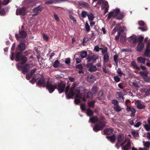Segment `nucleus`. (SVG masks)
Returning a JSON list of instances; mask_svg holds the SVG:
<instances>
[{
	"mask_svg": "<svg viewBox=\"0 0 150 150\" xmlns=\"http://www.w3.org/2000/svg\"><path fill=\"white\" fill-rule=\"evenodd\" d=\"M36 84L38 86L44 87L46 86V83L45 80V78L43 77L41 78L37 82Z\"/></svg>",
	"mask_w": 150,
	"mask_h": 150,
	"instance_id": "10",
	"label": "nucleus"
},
{
	"mask_svg": "<svg viewBox=\"0 0 150 150\" xmlns=\"http://www.w3.org/2000/svg\"><path fill=\"white\" fill-rule=\"evenodd\" d=\"M59 62L58 60H55L53 65V67L54 68H57L59 66Z\"/></svg>",
	"mask_w": 150,
	"mask_h": 150,
	"instance_id": "43",
	"label": "nucleus"
},
{
	"mask_svg": "<svg viewBox=\"0 0 150 150\" xmlns=\"http://www.w3.org/2000/svg\"><path fill=\"white\" fill-rule=\"evenodd\" d=\"M27 35V33L25 31L22 30L19 32V34H16L15 37L17 40H19L20 39H23L25 38Z\"/></svg>",
	"mask_w": 150,
	"mask_h": 150,
	"instance_id": "8",
	"label": "nucleus"
},
{
	"mask_svg": "<svg viewBox=\"0 0 150 150\" xmlns=\"http://www.w3.org/2000/svg\"><path fill=\"white\" fill-rule=\"evenodd\" d=\"M127 144L124 146L122 148V150H128L130 149L131 143L129 140H127Z\"/></svg>",
	"mask_w": 150,
	"mask_h": 150,
	"instance_id": "20",
	"label": "nucleus"
},
{
	"mask_svg": "<svg viewBox=\"0 0 150 150\" xmlns=\"http://www.w3.org/2000/svg\"><path fill=\"white\" fill-rule=\"evenodd\" d=\"M14 53L12 52H11V55H10L11 59L12 60H14Z\"/></svg>",
	"mask_w": 150,
	"mask_h": 150,
	"instance_id": "58",
	"label": "nucleus"
},
{
	"mask_svg": "<svg viewBox=\"0 0 150 150\" xmlns=\"http://www.w3.org/2000/svg\"><path fill=\"white\" fill-rule=\"evenodd\" d=\"M148 72L147 71H141L139 72V74L143 78L146 76L148 75Z\"/></svg>",
	"mask_w": 150,
	"mask_h": 150,
	"instance_id": "29",
	"label": "nucleus"
},
{
	"mask_svg": "<svg viewBox=\"0 0 150 150\" xmlns=\"http://www.w3.org/2000/svg\"><path fill=\"white\" fill-rule=\"evenodd\" d=\"M118 56L117 54L115 55L114 56V60L115 62V65L117 66Z\"/></svg>",
	"mask_w": 150,
	"mask_h": 150,
	"instance_id": "39",
	"label": "nucleus"
},
{
	"mask_svg": "<svg viewBox=\"0 0 150 150\" xmlns=\"http://www.w3.org/2000/svg\"><path fill=\"white\" fill-rule=\"evenodd\" d=\"M65 86V83H59L57 85L56 89L58 90L59 93H62L64 91Z\"/></svg>",
	"mask_w": 150,
	"mask_h": 150,
	"instance_id": "11",
	"label": "nucleus"
},
{
	"mask_svg": "<svg viewBox=\"0 0 150 150\" xmlns=\"http://www.w3.org/2000/svg\"><path fill=\"white\" fill-rule=\"evenodd\" d=\"M116 98L120 100V102H124V98L121 92H117L116 94Z\"/></svg>",
	"mask_w": 150,
	"mask_h": 150,
	"instance_id": "18",
	"label": "nucleus"
},
{
	"mask_svg": "<svg viewBox=\"0 0 150 150\" xmlns=\"http://www.w3.org/2000/svg\"><path fill=\"white\" fill-rule=\"evenodd\" d=\"M103 92L102 91H100L98 93V96H100L99 97H98L99 100L102 99L103 98Z\"/></svg>",
	"mask_w": 150,
	"mask_h": 150,
	"instance_id": "44",
	"label": "nucleus"
},
{
	"mask_svg": "<svg viewBox=\"0 0 150 150\" xmlns=\"http://www.w3.org/2000/svg\"><path fill=\"white\" fill-rule=\"evenodd\" d=\"M22 52H17L15 55V60L16 61H20V59L22 56Z\"/></svg>",
	"mask_w": 150,
	"mask_h": 150,
	"instance_id": "24",
	"label": "nucleus"
},
{
	"mask_svg": "<svg viewBox=\"0 0 150 150\" xmlns=\"http://www.w3.org/2000/svg\"><path fill=\"white\" fill-rule=\"evenodd\" d=\"M144 47V44L142 42H139L138 45L137 47V51H142Z\"/></svg>",
	"mask_w": 150,
	"mask_h": 150,
	"instance_id": "19",
	"label": "nucleus"
},
{
	"mask_svg": "<svg viewBox=\"0 0 150 150\" xmlns=\"http://www.w3.org/2000/svg\"><path fill=\"white\" fill-rule=\"evenodd\" d=\"M101 58H100V59L98 60V63L96 64V65L97 67H99L101 66Z\"/></svg>",
	"mask_w": 150,
	"mask_h": 150,
	"instance_id": "60",
	"label": "nucleus"
},
{
	"mask_svg": "<svg viewBox=\"0 0 150 150\" xmlns=\"http://www.w3.org/2000/svg\"><path fill=\"white\" fill-rule=\"evenodd\" d=\"M97 89V88L96 86H93L92 89V91L93 93H95Z\"/></svg>",
	"mask_w": 150,
	"mask_h": 150,
	"instance_id": "62",
	"label": "nucleus"
},
{
	"mask_svg": "<svg viewBox=\"0 0 150 150\" xmlns=\"http://www.w3.org/2000/svg\"><path fill=\"white\" fill-rule=\"evenodd\" d=\"M94 103L93 101H91L88 103V105L90 107H93L94 105Z\"/></svg>",
	"mask_w": 150,
	"mask_h": 150,
	"instance_id": "52",
	"label": "nucleus"
},
{
	"mask_svg": "<svg viewBox=\"0 0 150 150\" xmlns=\"http://www.w3.org/2000/svg\"><path fill=\"white\" fill-rule=\"evenodd\" d=\"M88 15L87 12L85 11H82L81 13V15L83 18H85L87 16H88Z\"/></svg>",
	"mask_w": 150,
	"mask_h": 150,
	"instance_id": "47",
	"label": "nucleus"
},
{
	"mask_svg": "<svg viewBox=\"0 0 150 150\" xmlns=\"http://www.w3.org/2000/svg\"><path fill=\"white\" fill-rule=\"evenodd\" d=\"M108 139L111 142L114 143L116 137L114 135H113L111 136L108 137Z\"/></svg>",
	"mask_w": 150,
	"mask_h": 150,
	"instance_id": "28",
	"label": "nucleus"
},
{
	"mask_svg": "<svg viewBox=\"0 0 150 150\" xmlns=\"http://www.w3.org/2000/svg\"><path fill=\"white\" fill-rule=\"evenodd\" d=\"M117 142L116 145V147L119 149V146H122L126 142H127V140H129L127 139L126 137L123 134H119L117 136Z\"/></svg>",
	"mask_w": 150,
	"mask_h": 150,
	"instance_id": "3",
	"label": "nucleus"
},
{
	"mask_svg": "<svg viewBox=\"0 0 150 150\" xmlns=\"http://www.w3.org/2000/svg\"><path fill=\"white\" fill-rule=\"evenodd\" d=\"M146 59V58H144L142 57H138L137 59V60L138 62L139 63H142L144 64H145Z\"/></svg>",
	"mask_w": 150,
	"mask_h": 150,
	"instance_id": "22",
	"label": "nucleus"
},
{
	"mask_svg": "<svg viewBox=\"0 0 150 150\" xmlns=\"http://www.w3.org/2000/svg\"><path fill=\"white\" fill-rule=\"evenodd\" d=\"M36 79H35L33 77L32 79V80L30 81L29 82L33 84L35 82H36Z\"/></svg>",
	"mask_w": 150,
	"mask_h": 150,
	"instance_id": "59",
	"label": "nucleus"
},
{
	"mask_svg": "<svg viewBox=\"0 0 150 150\" xmlns=\"http://www.w3.org/2000/svg\"><path fill=\"white\" fill-rule=\"evenodd\" d=\"M54 17L55 20L57 21H59V19L56 14L55 13L54 14Z\"/></svg>",
	"mask_w": 150,
	"mask_h": 150,
	"instance_id": "53",
	"label": "nucleus"
},
{
	"mask_svg": "<svg viewBox=\"0 0 150 150\" xmlns=\"http://www.w3.org/2000/svg\"><path fill=\"white\" fill-rule=\"evenodd\" d=\"M27 58L25 56L22 55L20 59V61L21 62V64L22 65L24 64L27 62Z\"/></svg>",
	"mask_w": 150,
	"mask_h": 150,
	"instance_id": "25",
	"label": "nucleus"
},
{
	"mask_svg": "<svg viewBox=\"0 0 150 150\" xmlns=\"http://www.w3.org/2000/svg\"><path fill=\"white\" fill-rule=\"evenodd\" d=\"M113 130L111 129L108 128L105 129L104 130V132L105 134H109L112 133Z\"/></svg>",
	"mask_w": 150,
	"mask_h": 150,
	"instance_id": "33",
	"label": "nucleus"
},
{
	"mask_svg": "<svg viewBox=\"0 0 150 150\" xmlns=\"http://www.w3.org/2000/svg\"><path fill=\"white\" fill-rule=\"evenodd\" d=\"M143 143L144 146L145 147L146 150H149L150 147V142L143 141Z\"/></svg>",
	"mask_w": 150,
	"mask_h": 150,
	"instance_id": "23",
	"label": "nucleus"
},
{
	"mask_svg": "<svg viewBox=\"0 0 150 150\" xmlns=\"http://www.w3.org/2000/svg\"><path fill=\"white\" fill-rule=\"evenodd\" d=\"M9 1V0H4L2 3V4L4 5H6L8 4Z\"/></svg>",
	"mask_w": 150,
	"mask_h": 150,
	"instance_id": "61",
	"label": "nucleus"
},
{
	"mask_svg": "<svg viewBox=\"0 0 150 150\" xmlns=\"http://www.w3.org/2000/svg\"><path fill=\"white\" fill-rule=\"evenodd\" d=\"M87 79V81L90 82H93L96 80L95 77L91 74L88 75Z\"/></svg>",
	"mask_w": 150,
	"mask_h": 150,
	"instance_id": "21",
	"label": "nucleus"
},
{
	"mask_svg": "<svg viewBox=\"0 0 150 150\" xmlns=\"http://www.w3.org/2000/svg\"><path fill=\"white\" fill-rule=\"evenodd\" d=\"M131 65L134 68L137 69H139V67L137 65L136 63L134 61H132L131 63Z\"/></svg>",
	"mask_w": 150,
	"mask_h": 150,
	"instance_id": "34",
	"label": "nucleus"
},
{
	"mask_svg": "<svg viewBox=\"0 0 150 150\" xmlns=\"http://www.w3.org/2000/svg\"><path fill=\"white\" fill-rule=\"evenodd\" d=\"M144 55L146 57H150V49H146L145 52L144 53Z\"/></svg>",
	"mask_w": 150,
	"mask_h": 150,
	"instance_id": "30",
	"label": "nucleus"
},
{
	"mask_svg": "<svg viewBox=\"0 0 150 150\" xmlns=\"http://www.w3.org/2000/svg\"><path fill=\"white\" fill-rule=\"evenodd\" d=\"M144 127L147 131H150V125L149 124H143Z\"/></svg>",
	"mask_w": 150,
	"mask_h": 150,
	"instance_id": "42",
	"label": "nucleus"
},
{
	"mask_svg": "<svg viewBox=\"0 0 150 150\" xmlns=\"http://www.w3.org/2000/svg\"><path fill=\"white\" fill-rule=\"evenodd\" d=\"M142 91L145 93L147 95H148L150 94V90L149 89L143 88L142 89Z\"/></svg>",
	"mask_w": 150,
	"mask_h": 150,
	"instance_id": "31",
	"label": "nucleus"
},
{
	"mask_svg": "<svg viewBox=\"0 0 150 150\" xmlns=\"http://www.w3.org/2000/svg\"><path fill=\"white\" fill-rule=\"evenodd\" d=\"M132 134L133 136L135 138H137L139 136V133L138 131H134L132 132Z\"/></svg>",
	"mask_w": 150,
	"mask_h": 150,
	"instance_id": "32",
	"label": "nucleus"
},
{
	"mask_svg": "<svg viewBox=\"0 0 150 150\" xmlns=\"http://www.w3.org/2000/svg\"><path fill=\"white\" fill-rule=\"evenodd\" d=\"M121 40L122 42H124L125 41V34H124L123 36H121Z\"/></svg>",
	"mask_w": 150,
	"mask_h": 150,
	"instance_id": "50",
	"label": "nucleus"
},
{
	"mask_svg": "<svg viewBox=\"0 0 150 150\" xmlns=\"http://www.w3.org/2000/svg\"><path fill=\"white\" fill-rule=\"evenodd\" d=\"M98 120V118L97 116H94L90 119L89 121L92 123L96 122Z\"/></svg>",
	"mask_w": 150,
	"mask_h": 150,
	"instance_id": "26",
	"label": "nucleus"
},
{
	"mask_svg": "<svg viewBox=\"0 0 150 150\" xmlns=\"http://www.w3.org/2000/svg\"><path fill=\"white\" fill-rule=\"evenodd\" d=\"M143 78L144 81L146 82H149L150 80V77L148 76V75Z\"/></svg>",
	"mask_w": 150,
	"mask_h": 150,
	"instance_id": "54",
	"label": "nucleus"
},
{
	"mask_svg": "<svg viewBox=\"0 0 150 150\" xmlns=\"http://www.w3.org/2000/svg\"><path fill=\"white\" fill-rule=\"evenodd\" d=\"M120 24H117L114 28L112 30V34H114L116 32L117 30H118V32H123L126 30V28L125 27H120Z\"/></svg>",
	"mask_w": 150,
	"mask_h": 150,
	"instance_id": "7",
	"label": "nucleus"
},
{
	"mask_svg": "<svg viewBox=\"0 0 150 150\" xmlns=\"http://www.w3.org/2000/svg\"><path fill=\"white\" fill-rule=\"evenodd\" d=\"M99 58L98 56L97 55H93L91 56H88L86 58L87 61L89 62L91 61L94 62L97 59Z\"/></svg>",
	"mask_w": 150,
	"mask_h": 150,
	"instance_id": "15",
	"label": "nucleus"
},
{
	"mask_svg": "<svg viewBox=\"0 0 150 150\" xmlns=\"http://www.w3.org/2000/svg\"><path fill=\"white\" fill-rule=\"evenodd\" d=\"M109 56L107 54H105L104 55V62H108L109 59Z\"/></svg>",
	"mask_w": 150,
	"mask_h": 150,
	"instance_id": "38",
	"label": "nucleus"
},
{
	"mask_svg": "<svg viewBox=\"0 0 150 150\" xmlns=\"http://www.w3.org/2000/svg\"><path fill=\"white\" fill-rule=\"evenodd\" d=\"M25 44L22 42L18 44V48L19 50L22 52L25 49Z\"/></svg>",
	"mask_w": 150,
	"mask_h": 150,
	"instance_id": "17",
	"label": "nucleus"
},
{
	"mask_svg": "<svg viewBox=\"0 0 150 150\" xmlns=\"http://www.w3.org/2000/svg\"><path fill=\"white\" fill-rule=\"evenodd\" d=\"M129 40L130 42H132L133 43H136L137 41L136 38L132 36L129 37Z\"/></svg>",
	"mask_w": 150,
	"mask_h": 150,
	"instance_id": "36",
	"label": "nucleus"
},
{
	"mask_svg": "<svg viewBox=\"0 0 150 150\" xmlns=\"http://www.w3.org/2000/svg\"><path fill=\"white\" fill-rule=\"evenodd\" d=\"M135 104L138 109H144L145 107V106L139 100H136Z\"/></svg>",
	"mask_w": 150,
	"mask_h": 150,
	"instance_id": "13",
	"label": "nucleus"
},
{
	"mask_svg": "<svg viewBox=\"0 0 150 150\" xmlns=\"http://www.w3.org/2000/svg\"><path fill=\"white\" fill-rule=\"evenodd\" d=\"M42 8L41 6H39L36 7L33 9V11L34 13L32 16H35L38 15L42 11Z\"/></svg>",
	"mask_w": 150,
	"mask_h": 150,
	"instance_id": "9",
	"label": "nucleus"
},
{
	"mask_svg": "<svg viewBox=\"0 0 150 150\" xmlns=\"http://www.w3.org/2000/svg\"><path fill=\"white\" fill-rule=\"evenodd\" d=\"M57 84H52L49 80H48L46 82V87L50 93H52L54 91L55 89L57 88Z\"/></svg>",
	"mask_w": 150,
	"mask_h": 150,
	"instance_id": "4",
	"label": "nucleus"
},
{
	"mask_svg": "<svg viewBox=\"0 0 150 150\" xmlns=\"http://www.w3.org/2000/svg\"><path fill=\"white\" fill-rule=\"evenodd\" d=\"M53 3V1L52 0H50L48 1H46L45 2V4H52Z\"/></svg>",
	"mask_w": 150,
	"mask_h": 150,
	"instance_id": "64",
	"label": "nucleus"
},
{
	"mask_svg": "<svg viewBox=\"0 0 150 150\" xmlns=\"http://www.w3.org/2000/svg\"><path fill=\"white\" fill-rule=\"evenodd\" d=\"M86 113L88 116H90L93 114V113L91 109H88L86 110Z\"/></svg>",
	"mask_w": 150,
	"mask_h": 150,
	"instance_id": "40",
	"label": "nucleus"
},
{
	"mask_svg": "<svg viewBox=\"0 0 150 150\" xmlns=\"http://www.w3.org/2000/svg\"><path fill=\"white\" fill-rule=\"evenodd\" d=\"M87 53L86 51H83L81 53V56L82 58H85L87 56Z\"/></svg>",
	"mask_w": 150,
	"mask_h": 150,
	"instance_id": "41",
	"label": "nucleus"
},
{
	"mask_svg": "<svg viewBox=\"0 0 150 150\" xmlns=\"http://www.w3.org/2000/svg\"><path fill=\"white\" fill-rule=\"evenodd\" d=\"M88 17L89 21H93L94 18V16L93 14L91 13H90L88 14Z\"/></svg>",
	"mask_w": 150,
	"mask_h": 150,
	"instance_id": "35",
	"label": "nucleus"
},
{
	"mask_svg": "<svg viewBox=\"0 0 150 150\" xmlns=\"http://www.w3.org/2000/svg\"><path fill=\"white\" fill-rule=\"evenodd\" d=\"M126 110L127 112L130 111L132 112L131 114V117H134L136 112V109L132 107H129L127 106Z\"/></svg>",
	"mask_w": 150,
	"mask_h": 150,
	"instance_id": "14",
	"label": "nucleus"
},
{
	"mask_svg": "<svg viewBox=\"0 0 150 150\" xmlns=\"http://www.w3.org/2000/svg\"><path fill=\"white\" fill-rule=\"evenodd\" d=\"M87 97L88 98L92 99L93 98V96L92 93L91 92H88L87 93Z\"/></svg>",
	"mask_w": 150,
	"mask_h": 150,
	"instance_id": "45",
	"label": "nucleus"
},
{
	"mask_svg": "<svg viewBox=\"0 0 150 150\" xmlns=\"http://www.w3.org/2000/svg\"><path fill=\"white\" fill-rule=\"evenodd\" d=\"M85 28L86 29V30L88 32L90 31V26L88 23L86 22L85 23Z\"/></svg>",
	"mask_w": 150,
	"mask_h": 150,
	"instance_id": "46",
	"label": "nucleus"
},
{
	"mask_svg": "<svg viewBox=\"0 0 150 150\" xmlns=\"http://www.w3.org/2000/svg\"><path fill=\"white\" fill-rule=\"evenodd\" d=\"M36 70L37 69L36 68H35L33 69H32L31 70L29 73L33 76V74L35 73Z\"/></svg>",
	"mask_w": 150,
	"mask_h": 150,
	"instance_id": "55",
	"label": "nucleus"
},
{
	"mask_svg": "<svg viewBox=\"0 0 150 150\" xmlns=\"http://www.w3.org/2000/svg\"><path fill=\"white\" fill-rule=\"evenodd\" d=\"M112 104H114L115 105H118V101L116 100H112Z\"/></svg>",
	"mask_w": 150,
	"mask_h": 150,
	"instance_id": "63",
	"label": "nucleus"
},
{
	"mask_svg": "<svg viewBox=\"0 0 150 150\" xmlns=\"http://www.w3.org/2000/svg\"><path fill=\"white\" fill-rule=\"evenodd\" d=\"M33 76V75H31L29 73L27 74L26 76V79L28 80H29Z\"/></svg>",
	"mask_w": 150,
	"mask_h": 150,
	"instance_id": "51",
	"label": "nucleus"
},
{
	"mask_svg": "<svg viewBox=\"0 0 150 150\" xmlns=\"http://www.w3.org/2000/svg\"><path fill=\"white\" fill-rule=\"evenodd\" d=\"M30 67V65L28 64H26L23 66L18 65L17 66L18 69V70L21 69L22 73L24 74H25V73L28 72Z\"/></svg>",
	"mask_w": 150,
	"mask_h": 150,
	"instance_id": "5",
	"label": "nucleus"
},
{
	"mask_svg": "<svg viewBox=\"0 0 150 150\" xmlns=\"http://www.w3.org/2000/svg\"><path fill=\"white\" fill-rule=\"evenodd\" d=\"M43 38L44 40L46 41L47 42L48 41L49 38L47 35L43 34Z\"/></svg>",
	"mask_w": 150,
	"mask_h": 150,
	"instance_id": "48",
	"label": "nucleus"
},
{
	"mask_svg": "<svg viewBox=\"0 0 150 150\" xmlns=\"http://www.w3.org/2000/svg\"><path fill=\"white\" fill-rule=\"evenodd\" d=\"M5 13V11L4 8H2L0 11V15H4Z\"/></svg>",
	"mask_w": 150,
	"mask_h": 150,
	"instance_id": "57",
	"label": "nucleus"
},
{
	"mask_svg": "<svg viewBox=\"0 0 150 150\" xmlns=\"http://www.w3.org/2000/svg\"><path fill=\"white\" fill-rule=\"evenodd\" d=\"M97 69L95 66H92L88 69V71L91 72H94L97 70Z\"/></svg>",
	"mask_w": 150,
	"mask_h": 150,
	"instance_id": "27",
	"label": "nucleus"
},
{
	"mask_svg": "<svg viewBox=\"0 0 150 150\" xmlns=\"http://www.w3.org/2000/svg\"><path fill=\"white\" fill-rule=\"evenodd\" d=\"M25 7H22L17 9L16 10V14L17 15H19L24 16L25 15Z\"/></svg>",
	"mask_w": 150,
	"mask_h": 150,
	"instance_id": "12",
	"label": "nucleus"
},
{
	"mask_svg": "<svg viewBox=\"0 0 150 150\" xmlns=\"http://www.w3.org/2000/svg\"><path fill=\"white\" fill-rule=\"evenodd\" d=\"M114 109L117 112H119L121 110V108L118 105H115L114 107Z\"/></svg>",
	"mask_w": 150,
	"mask_h": 150,
	"instance_id": "37",
	"label": "nucleus"
},
{
	"mask_svg": "<svg viewBox=\"0 0 150 150\" xmlns=\"http://www.w3.org/2000/svg\"><path fill=\"white\" fill-rule=\"evenodd\" d=\"M69 17L70 19L74 21V23H75L76 22V20L70 14H69Z\"/></svg>",
	"mask_w": 150,
	"mask_h": 150,
	"instance_id": "49",
	"label": "nucleus"
},
{
	"mask_svg": "<svg viewBox=\"0 0 150 150\" xmlns=\"http://www.w3.org/2000/svg\"><path fill=\"white\" fill-rule=\"evenodd\" d=\"M108 18L110 19L112 17H116L118 19H122L124 16L123 13L120 12L118 8L115 9L113 12L110 13L108 15Z\"/></svg>",
	"mask_w": 150,
	"mask_h": 150,
	"instance_id": "2",
	"label": "nucleus"
},
{
	"mask_svg": "<svg viewBox=\"0 0 150 150\" xmlns=\"http://www.w3.org/2000/svg\"><path fill=\"white\" fill-rule=\"evenodd\" d=\"M74 88H71V90L70 91L69 94L68 95V98H72L74 95L75 96L74 101L75 104H77L80 102L79 98L82 99V100L86 101V100L84 97V88L82 86L80 87L76 88L74 92L72 90Z\"/></svg>",
	"mask_w": 150,
	"mask_h": 150,
	"instance_id": "1",
	"label": "nucleus"
},
{
	"mask_svg": "<svg viewBox=\"0 0 150 150\" xmlns=\"http://www.w3.org/2000/svg\"><path fill=\"white\" fill-rule=\"evenodd\" d=\"M98 3L99 4H102V8H105L107 6H108V2L104 0H98Z\"/></svg>",
	"mask_w": 150,
	"mask_h": 150,
	"instance_id": "16",
	"label": "nucleus"
},
{
	"mask_svg": "<svg viewBox=\"0 0 150 150\" xmlns=\"http://www.w3.org/2000/svg\"><path fill=\"white\" fill-rule=\"evenodd\" d=\"M103 71L105 73H107L108 72V70L106 69L105 66L104 65L103 67Z\"/></svg>",
	"mask_w": 150,
	"mask_h": 150,
	"instance_id": "56",
	"label": "nucleus"
},
{
	"mask_svg": "<svg viewBox=\"0 0 150 150\" xmlns=\"http://www.w3.org/2000/svg\"><path fill=\"white\" fill-rule=\"evenodd\" d=\"M105 125L106 123L103 121L97 123L93 128V130L94 131L97 132L98 131L104 128Z\"/></svg>",
	"mask_w": 150,
	"mask_h": 150,
	"instance_id": "6",
	"label": "nucleus"
}]
</instances>
